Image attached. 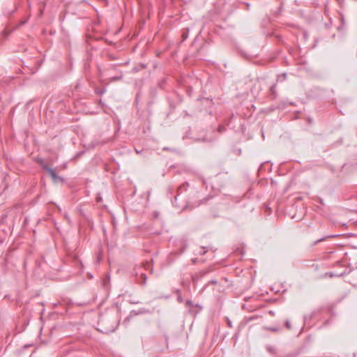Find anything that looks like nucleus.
Segmentation results:
<instances>
[{"instance_id": "1", "label": "nucleus", "mask_w": 357, "mask_h": 357, "mask_svg": "<svg viewBox=\"0 0 357 357\" xmlns=\"http://www.w3.org/2000/svg\"><path fill=\"white\" fill-rule=\"evenodd\" d=\"M43 168L50 174L54 182L62 181V178L57 176L54 170L49 167L47 165H43Z\"/></svg>"}, {"instance_id": "2", "label": "nucleus", "mask_w": 357, "mask_h": 357, "mask_svg": "<svg viewBox=\"0 0 357 357\" xmlns=\"http://www.w3.org/2000/svg\"><path fill=\"white\" fill-rule=\"evenodd\" d=\"M285 326L287 328H291V325H290V322L289 321H285Z\"/></svg>"}, {"instance_id": "3", "label": "nucleus", "mask_w": 357, "mask_h": 357, "mask_svg": "<svg viewBox=\"0 0 357 357\" xmlns=\"http://www.w3.org/2000/svg\"><path fill=\"white\" fill-rule=\"evenodd\" d=\"M147 312H148V310H141V311H139V312H137L135 314H141V313H146Z\"/></svg>"}, {"instance_id": "4", "label": "nucleus", "mask_w": 357, "mask_h": 357, "mask_svg": "<svg viewBox=\"0 0 357 357\" xmlns=\"http://www.w3.org/2000/svg\"><path fill=\"white\" fill-rule=\"evenodd\" d=\"M268 329H269V330H271V331H275V332L278 331V329H277V328H268Z\"/></svg>"}, {"instance_id": "5", "label": "nucleus", "mask_w": 357, "mask_h": 357, "mask_svg": "<svg viewBox=\"0 0 357 357\" xmlns=\"http://www.w3.org/2000/svg\"><path fill=\"white\" fill-rule=\"evenodd\" d=\"M142 277L144 278V281L145 282L146 280V277L144 274H142Z\"/></svg>"}, {"instance_id": "6", "label": "nucleus", "mask_w": 357, "mask_h": 357, "mask_svg": "<svg viewBox=\"0 0 357 357\" xmlns=\"http://www.w3.org/2000/svg\"><path fill=\"white\" fill-rule=\"evenodd\" d=\"M186 304H187V305H191V301H187Z\"/></svg>"}, {"instance_id": "7", "label": "nucleus", "mask_w": 357, "mask_h": 357, "mask_svg": "<svg viewBox=\"0 0 357 357\" xmlns=\"http://www.w3.org/2000/svg\"><path fill=\"white\" fill-rule=\"evenodd\" d=\"M228 324H229V326H231V323L229 321H228Z\"/></svg>"}, {"instance_id": "8", "label": "nucleus", "mask_w": 357, "mask_h": 357, "mask_svg": "<svg viewBox=\"0 0 357 357\" xmlns=\"http://www.w3.org/2000/svg\"><path fill=\"white\" fill-rule=\"evenodd\" d=\"M273 89H274V86H273V87L271 88V91H273Z\"/></svg>"}]
</instances>
